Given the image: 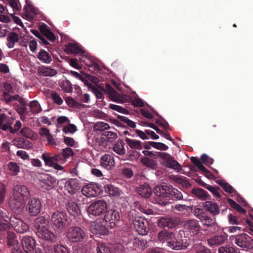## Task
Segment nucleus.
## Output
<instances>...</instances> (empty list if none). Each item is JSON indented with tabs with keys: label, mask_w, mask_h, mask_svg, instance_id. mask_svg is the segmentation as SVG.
<instances>
[{
	"label": "nucleus",
	"mask_w": 253,
	"mask_h": 253,
	"mask_svg": "<svg viewBox=\"0 0 253 253\" xmlns=\"http://www.w3.org/2000/svg\"><path fill=\"white\" fill-rule=\"evenodd\" d=\"M51 223L55 232L58 233H63L67 226L68 215L63 211H56L51 215Z\"/></svg>",
	"instance_id": "f257e3e1"
},
{
	"label": "nucleus",
	"mask_w": 253,
	"mask_h": 253,
	"mask_svg": "<svg viewBox=\"0 0 253 253\" xmlns=\"http://www.w3.org/2000/svg\"><path fill=\"white\" fill-rule=\"evenodd\" d=\"M184 232L190 238H198L202 235V228L196 219H188L183 221ZM183 233L184 231L182 232Z\"/></svg>",
	"instance_id": "f03ea898"
},
{
	"label": "nucleus",
	"mask_w": 253,
	"mask_h": 253,
	"mask_svg": "<svg viewBox=\"0 0 253 253\" xmlns=\"http://www.w3.org/2000/svg\"><path fill=\"white\" fill-rule=\"evenodd\" d=\"M13 121V118L7 117L4 114H0V129L13 134L17 132L22 126V123L20 121H16L14 127H12Z\"/></svg>",
	"instance_id": "7ed1b4c3"
},
{
	"label": "nucleus",
	"mask_w": 253,
	"mask_h": 253,
	"mask_svg": "<svg viewBox=\"0 0 253 253\" xmlns=\"http://www.w3.org/2000/svg\"><path fill=\"white\" fill-rule=\"evenodd\" d=\"M66 236L70 242L79 243L84 241L86 233L84 229L75 225L68 227Z\"/></svg>",
	"instance_id": "20e7f679"
},
{
	"label": "nucleus",
	"mask_w": 253,
	"mask_h": 253,
	"mask_svg": "<svg viewBox=\"0 0 253 253\" xmlns=\"http://www.w3.org/2000/svg\"><path fill=\"white\" fill-rule=\"evenodd\" d=\"M181 231L175 236L174 234L173 239L168 242V247L174 250H181L186 249L189 245V239L185 236H182Z\"/></svg>",
	"instance_id": "39448f33"
},
{
	"label": "nucleus",
	"mask_w": 253,
	"mask_h": 253,
	"mask_svg": "<svg viewBox=\"0 0 253 253\" xmlns=\"http://www.w3.org/2000/svg\"><path fill=\"white\" fill-rule=\"evenodd\" d=\"M107 210V204L104 200H97L90 204L87 209L89 215L100 216Z\"/></svg>",
	"instance_id": "423d86ee"
},
{
	"label": "nucleus",
	"mask_w": 253,
	"mask_h": 253,
	"mask_svg": "<svg viewBox=\"0 0 253 253\" xmlns=\"http://www.w3.org/2000/svg\"><path fill=\"white\" fill-rule=\"evenodd\" d=\"M96 87L102 92L107 94L111 100L120 103L123 102V95L118 93L110 84H106L105 86L99 84Z\"/></svg>",
	"instance_id": "0eeeda50"
},
{
	"label": "nucleus",
	"mask_w": 253,
	"mask_h": 253,
	"mask_svg": "<svg viewBox=\"0 0 253 253\" xmlns=\"http://www.w3.org/2000/svg\"><path fill=\"white\" fill-rule=\"evenodd\" d=\"M131 221L139 234L141 235L147 234L149 228L148 222L146 219L139 216H132Z\"/></svg>",
	"instance_id": "6e6552de"
},
{
	"label": "nucleus",
	"mask_w": 253,
	"mask_h": 253,
	"mask_svg": "<svg viewBox=\"0 0 253 253\" xmlns=\"http://www.w3.org/2000/svg\"><path fill=\"white\" fill-rule=\"evenodd\" d=\"M158 156L163 160V164L167 168L179 171L181 169L180 164L174 160L169 154L165 152H158Z\"/></svg>",
	"instance_id": "1a4fd4ad"
},
{
	"label": "nucleus",
	"mask_w": 253,
	"mask_h": 253,
	"mask_svg": "<svg viewBox=\"0 0 253 253\" xmlns=\"http://www.w3.org/2000/svg\"><path fill=\"white\" fill-rule=\"evenodd\" d=\"M42 203L37 198H32L29 200L26 205V210L31 216H36L41 212Z\"/></svg>",
	"instance_id": "9d476101"
},
{
	"label": "nucleus",
	"mask_w": 253,
	"mask_h": 253,
	"mask_svg": "<svg viewBox=\"0 0 253 253\" xmlns=\"http://www.w3.org/2000/svg\"><path fill=\"white\" fill-rule=\"evenodd\" d=\"M103 221L108 224L107 225L112 228L114 227L120 219L119 211L116 210L110 209L104 213Z\"/></svg>",
	"instance_id": "9b49d317"
},
{
	"label": "nucleus",
	"mask_w": 253,
	"mask_h": 253,
	"mask_svg": "<svg viewBox=\"0 0 253 253\" xmlns=\"http://www.w3.org/2000/svg\"><path fill=\"white\" fill-rule=\"evenodd\" d=\"M180 223V219L176 217H161L157 221L159 227L173 229Z\"/></svg>",
	"instance_id": "f8f14e48"
},
{
	"label": "nucleus",
	"mask_w": 253,
	"mask_h": 253,
	"mask_svg": "<svg viewBox=\"0 0 253 253\" xmlns=\"http://www.w3.org/2000/svg\"><path fill=\"white\" fill-rule=\"evenodd\" d=\"M9 221L11 225L18 233H24L29 230L28 225L16 216H10Z\"/></svg>",
	"instance_id": "ddd939ff"
},
{
	"label": "nucleus",
	"mask_w": 253,
	"mask_h": 253,
	"mask_svg": "<svg viewBox=\"0 0 253 253\" xmlns=\"http://www.w3.org/2000/svg\"><path fill=\"white\" fill-rule=\"evenodd\" d=\"M235 243L240 247L251 249L253 247V239L246 234H241L236 237Z\"/></svg>",
	"instance_id": "4468645a"
},
{
	"label": "nucleus",
	"mask_w": 253,
	"mask_h": 253,
	"mask_svg": "<svg viewBox=\"0 0 253 253\" xmlns=\"http://www.w3.org/2000/svg\"><path fill=\"white\" fill-rule=\"evenodd\" d=\"M12 194L13 196L21 199L23 201H25L30 196L28 188L21 185H15L12 189Z\"/></svg>",
	"instance_id": "2eb2a0df"
},
{
	"label": "nucleus",
	"mask_w": 253,
	"mask_h": 253,
	"mask_svg": "<svg viewBox=\"0 0 253 253\" xmlns=\"http://www.w3.org/2000/svg\"><path fill=\"white\" fill-rule=\"evenodd\" d=\"M39 180L42 187L47 190L54 187L57 184L56 179L48 174L41 175Z\"/></svg>",
	"instance_id": "dca6fc26"
},
{
	"label": "nucleus",
	"mask_w": 253,
	"mask_h": 253,
	"mask_svg": "<svg viewBox=\"0 0 253 253\" xmlns=\"http://www.w3.org/2000/svg\"><path fill=\"white\" fill-rule=\"evenodd\" d=\"M171 188L170 185H158L154 188L153 192L158 198H169Z\"/></svg>",
	"instance_id": "f3484780"
},
{
	"label": "nucleus",
	"mask_w": 253,
	"mask_h": 253,
	"mask_svg": "<svg viewBox=\"0 0 253 253\" xmlns=\"http://www.w3.org/2000/svg\"><path fill=\"white\" fill-rule=\"evenodd\" d=\"M21 243L24 251L26 253H34L36 241L30 236H24L22 237Z\"/></svg>",
	"instance_id": "a211bd4d"
},
{
	"label": "nucleus",
	"mask_w": 253,
	"mask_h": 253,
	"mask_svg": "<svg viewBox=\"0 0 253 253\" xmlns=\"http://www.w3.org/2000/svg\"><path fill=\"white\" fill-rule=\"evenodd\" d=\"M36 235L39 238L44 240V242L55 243L57 240V236L47 228L38 231Z\"/></svg>",
	"instance_id": "6ab92c4d"
},
{
	"label": "nucleus",
	"mask_w": 253,
	"mask_h": 253,
	"mask_svg": "<svg viewBox=\"0 0 253 253\" xmlns=\"http://www.w3.org/2000/svg\"><path fill=\"white\" fill-rule=\"evenodd\" d=\"M42 159L44 161L45 165L49 167H52L56 162L61 164V158L58 153L52 155L50 153L45 152L42 154Z\"/></svg>",
	"instance_id": "aec40b11"
},
{
	"label": "nucleus",
	"mask_w": 253,
	"mask_h": 253,
	"mask_svg": "<svg viewBox=\"0 0 253 253\" xmlns=\"http://www.w3.org/2000/svg\"><path fill=\"white\" fill-rule=\"evenodd\" d=\"M64 188L70 194H75L80 189L78 180L72 178L66 181L64 184Z\"/></svg>",
	"instance_id": "412c9836"
},
{
	"label": "nucleus",
	"mask_w": 253,
	"mask_h": 253,
	"mask_svg": "<svg viewBox=\"0 0 253 253\" xmlns=\"http://www.w3.org/2000/svg\"><path fill=\"white\" fill-rule=\"evenodd\" d=\"M98 188L96 185L93 183H89L83 187L82 193L86 197H93L98 194Z\"/></svg>",
	"instance_id": "4be33fe9"
},
{
	"label": "nucleus",
	"mask_w": 253,
	"mask_h": 253,
	"mask_svg": "<svg viewBox=\"0 0 253 253\" xmlns=\"http://www.w3.org/2000/svg\"><path fill=\"white\" fill-rule=\"evenodd\" d=\"M9 205L11 209L14 212H20L25 206V201L13 196V198L9 201Z\"/></svg>",
	"instance_id": "5701e85b"
},
{
	"label": "nucleus",
	"mask_w": 253,
	"mask_h": 253,
	"mask_svg": "<svg viewBox=\"0 0 253 253\" xmlns=\"http://www.w3.org/2000/svg\"><path fill=\"white\" fill-rule=\"evenodd\" d=\"M66 208L70 215L75 217L81 215V210L79 204L73 201H69L65 205Z\"/></svg>",
	"instance_id": "b1692460"
},
{
	"label": "nucleus",
	"mask_w": 253,
	"mask_h": 253,
	"mask_svg": "<svg viewBox=\"0 0 253 253\" xmlns=\"http://www.w3.org/2000/svg\"><path fill=\"white\" fill-rule=\"evenodd\" d=\"M173 233L169 232L166 229H164L158 233L157 240L159 242L162 244L166 243L168 247V242L173 239Z\"/></svg>",
	"instance_id": "393cba45"
},
{
	"label": "nucleus",
	"mask_w": 253,
	"mask_h": 253,
	"mask_svg": "<svg viewBox=\"0 0 253 253\" xmlns=\"http://www.w3.org/2000/svg\"><path fill=\"white\" fill-rule=\"evenodd\" d=\"M7 245L12 249H17L20 248L19 242L15 234L12 231L6 232Z\"/></svg>",
	"instance_id": "a878e982"
},
{
	"label": "nucleus",
	"mask_w": 253,
	"mask_h": 253,
	"mask_svg": "<svg viewBox=\"0 0 253 253\" xmlns=\"http://www.w3.org/2000/svg\"><path fill=\"white\" fill-rule=\"evenodd\" d=\"M227 239V235L225 233L215 235L208 239L207 242L210 246H218L224 243Z\"/></svg>",
	"instance_id": "bb28decb"
},
{
	"label": "nucleus",
	"mask_w": 253,
	"mask_h": 253,
	"mask_svg": "<svg viewBox=\"0 0 253 253\" xmlns=\"http://www.w3.org/2000/svg\"><path fill=\"white\" fill-rule=\"evenodd\" d=\"M48 220L44 216L37 217L34 222V230L36 233L47 228Z\"/></svg>",
	"instance_id": "cd10ccee"
},
{
	"label": "nucleus",
	"mask_w": 253,
	"mask_h": 253,
	"mask_svg": "<svg viewBox=\"0 0 253 253\" xmlns=\"http://www.w3.org/2000/svg\"><path fill=\"white\" fill-rule=\"evenodd\" d=\"M100 162L101 166L108 170L112 169L115 166L114 157L109 154L103 156L100 159Z\"/></svg>",
	"instance_id": "c85d7f7f"
},
{
	"label": "nucleus",
	"mask_w": 253,
	"mask_h": 253,
	"mask_svg": "<svg viewBox=\"0 0 253 253\" xmlns=\"http://www.w3.org/2000/svg\"><path fill=\"white\" fill-rule=\"evenodd\" d=\"M100 137L102 143L107 145V142H113L117 138L118 135L114 132L106 131L101 135Z\"/></svg>",
	"instance_id": "c756f323"
},
{
	"label": "nucleus",
	"mask_w": 253,
	"mask_h": 253,
	"mask_svg": "<svg viewBox=\"0 0 253 253\" xmlns=\"http://www.w3.org/2000/svg\"><path fill=\"white\" fill-rule=\"evenodd\" d=\"M204 209L212 214L215 215L219 213L218 206L212 201H206L204 205Z\"/></svg>",
	"instance_id": "7c9ffc66"
},
{
	"label": "nucleus",
	"mask_w": 253,
	"mask_h": 253,
	"mask_svg": "<svg viewBox=\"0 0 253 253\" xmlns=\"http://www.w3.org/2000/svg\"><path fill=\"white\" fill-rule=\"evenodd\" d=\"M14 145L19 148L30 149L32 146V143L23 138H17L13 140Z\"/></svg>",
	"instance_id": "2f4dec72"
},
{
	"label": "nucleus",
	"mask_w": 253,
	"mask_h": 253,
	"mask_svg": "<svg viewBox=\"0 0 253 253\" xmlns=\"http://www.w3.org/2000/svg\"><path fill=\"white\" fill-rule=\"evenodd\" d=\"M38 72L45 77H53L57 74V71L50 67L42 66L38 68Z\"/></svg>",
	"instance_id": "473e14b6"
},
{
	"label": "nucleus",
	"mask_w": 253,
	"mask_h": 253,
	"mask_svg": "<svg viewBox=\"0 0 253 253\" xmlns=\"http://www.w3.org/2000/svg\"><path fill=\"white\" fill-rule=\"evenodd\" d=\"M137 192L142 197L147 198L150 197L152 190L148 184H144L137 188Z\"/></svg>",
	"instance_id": "72a5a7b5"
},
{
	"label": "nucleus",
	"mask_w": 253,
	"mask_h": 253,
	"mask_svg": "<svg viewBox=\"0 0 253 253\" xmlns=\"http://www.w3.org/2000/svg\"><path fill=\"white\" fill-rule=\"evenodd\" d=\"M6 43L7 46L11 48L14 46L15 43L19 41L18 35L15 32H11L7 35Z\"/></svg>",
	"instance_id": "f704fd0d"
},
{
	"label": "nucleus",
	"mask_w": 253,
	"mask_h": 253,
	"mask_svg": "<svg viewBox=\"0 0 253 253\" xmlns=\"http://www.w3.org/2000/svg\"><path fill=\"white\" fill-rule=\"evenodd\" d=\"M60 158H61V164L65 163L66 160L74 155L73 150L69 147L63 149L60 153H58Z\"/></svg>",
	"instance_id": "c9c22d12"
},
{
	"label": "nucleus",
	"mask_w": 253,
	"mask_h": 253,
	"mask_svg": "<svg viewBox=\"0 0 253 253\" xmlns=\"http://www.w3.org/2000/svg\"><path fill=\"white\" fill-rule=\"evenodd\" d=\"M105 193L113 196H119L120 195L121 191L117 187L112 184H107L104 185Z\"/></svg>",
	"instance_id": "e433bc0d"
},
{
	"label": "nucleus",
	"mask_w": 253,
	"mask_h": 253,
	"mask_svg": "<svg viewBox=\"0 0 253 253\" xmlns=\"http://www.w3.org/2000/svg\"><path fill=\"white\" fill-rule=\"evenodd\" d=\"M126 143L122 139H119L113 147V150L118 154L123 155L126 153L125 145Z\"/></svg>",
	"instance_id": "4c0bfd02"
},
{
	"label": "nucleus",
	"mask_w": 253,
	"mask_h": 253,
	"mask_svg": "<svg viewBox=\"0 0 253 253\" xmlns=\"http://www.w3.org/2000/svg\"><path fill=\"white\" fill-rule=\"evenodd\" d=\"M29 106L30 107L29 112H30V115L32 114H38L42 110L40 103L37 100L31 101L29 104Z\"/></svg>",
	"instance_id": "58836bf2"
},
{
	"label": "nucleus",
	"mask_w": 253,
	"mask_h": 253,
	"mask_svg": "<svg viewBox=\"0 0 253 253\" xmlns=\"http://www.w3.org/2000/svg\"><path fill=\"white\" fill-rule=\"evenodd\" d=\"M56 245L54 243L43 242L42 244L43 253H56Z\"/></svg>",
	"instance_id": "ea45409f"
},
{
	"label": "nucleus",
	"mask_w": 253,
	"mask_h": 253,
	"mask_svg": "<svg viewBox=\"0 0 253 253\" xmlns=\"http://www.w3.org/2000/svg\"><path fill=\"white\" fill-rule=\"evenodd\" d=\"M125 141L131 149L141 150L143 148L142 143L139 140L126 138Z\"/></svg>",
	"instance_id": "a19ab883"
},
{
	"label": "nucleus",
	"mask_w": 253,
	"mask_h": 253,
	"mask_svg": "<svg viewBox=\"0 0 253 253\" xmlns=\"http://www.w3.org/2000/svg\"><path fill=\"white\" fill-rule=\"evenodd\" d=\"M38 58L40 61L47 64L52 60L50 54L43 49H41L39 52Z\"/></svg>",
	"instance_id": "79ce46f5"
},
{
	"label": "nucleus",
	"mask_w": 253,
	"mask_h": 253,
	"mask_svg": "<svg viewBox=\"0 0 253 253\" xmlns=\"http://www.w3.org/2000/svg\"><path fill=\"white\" fill-rule=\"evenodd\" d=\"M218 184L226 192L229 193H236L237 191L233 188V187L230 185L228 183L218 180L217 181Z\"/></svg>",
	"instance_id": "37998d69"
},
{
	"label": "nucleus",
	"mask_w": 253,
	"mask_h": 253,
	"mask_svg": "<svg viewBox=\"0 0 253 253\" xmlns=\"http://www.w3.org/2000/svg\"><path fill=\"white\" fill-rule=\"evenodd\" d=\"M67 51L71 53H80L82 52V49L76 43L69 42L66 46Z\"/></svg>",
	"instance_id": "c03bdc74"
},
{
	"label": "nucleus",
	"mask_w": 253,
	"mask_h": 253,
	"mask_svg": "<svg viewBox=\"0 0 253 253\" xmlns=\"http://www.w3.org/2000/svg\"><path fill=\"white\" fill-rule=\"evenodd\" d=\"M140 161L144 166L148 168H150L152 169H155L156 168V162L150 158L148 157H144L141 159Z\"/></svg>",
	"instance_id": "a18cd8bd"
},
{
	"label": "nucleus",
	"mask_w": 253,
	"mask_h": 253,
	"mask_svg": "<svg viewBox=\"0 0 253 253\" xmlns=\"http://www.w3.org/2000/svg\"><path fill=\"white\" fill-rule=\"evenodd\" d=\"M192 193L203 200L207 199L208 193L202 188H195L192 190Z\"/></svg>",
	"instance_id": "49530a36"
},
{
	"label": "nucleus",
	"mask_w": 253,
	"mask_h": 253,
	"mask_svg": "<svg viewBox=\"0 0 253 253\" xmlns=\"http://www.w3.org/2000/svg\"><path fill=\"white\" fill-rule=\"evenodd\" d=\"M147 242L143 239L135 238L134 239L132 243L133 246L134 248H140L141 249H144L147 247Z\"/></svg>",
	"instance_id": "de8ad7c7"
},
{
	"label": "nucleus",
	"mask_w": 253,
	"mask_h": 253,
	"mask_svg": "<svg viewBox=\"0 0 253 253\" xmlns=\"http://www.w3.org/2000/svg\"><path fill=\"white\" fill-rule=\"evenodd\" d=\"M169 198H174L176 200H181L183 199V194L177 189L172 186Z\"/></svg>",
	"instance_id": "09e8293b"
},
{
	"label": "nucleus",
	"mask_w": 253,
	"mask_h": 253,
	"mask_svg": "<svg viewBox=\"0 0 253 253\" xmlns=\"http://www.w3.org/2000/svg\"><path fill=\"white\" fill-rule=\"evenodd\" d=\"M109 128L110 126L109 124L102 122L96 123L93 127L94 131L95 132L102 131Z\"/></svg>",
	"instance_id": "8fccbe9b"
},
{
	"label": "nucleus",
	"mask_w": 253,
	"mask_h": 253,
	"mask_svg": "<svg viewBox=\"0 0 253 253\" xmlns=\"http://www.w3.org/2000/svg\"><path fill=\"white\" fill-rule=\"evenodd\" d=\"M108 224L105 223L104 225L97 224L95 225V229L96 234H98L100 235H106L108 233V230L107 227H109L108 226Z\"/></svg>",
	"instance_id": "3c124183"
},
{
	"label": "nucleus",
	"mask_w": 253,
	"mask_h": 253,
	"mask_svg": "<svg viewBox=\"0 0 253 253\" xmlns=\"http://www.w3.org/2000/svg\"><path fill=\"white\" fill-rule=\"evenodd\" d=\"M7 167L11 172L12 175H16L20 171L19 166L15 162H9L7 165Z\"/></svg>",
	"instance_id": "603ef678"
},
{
	"label": "nucleus",
	"mask_w": 253,
	"mask_h": 253,
	"mask_svg": "<svg viewBox=\"0 0 253 253\" xmlns=\"http://www.w3.org/2000/svg\"><path fill=\"white\" fill-rule=\"evenodd\" d=\"M88 86L91 89L92 92L95 94L97 99H103L104 98L103 93L98 88L90 84H89Z\"/></svg>",
	"instance_id": "864d4df0"
},
{
	"label": "nucleus",
	"mask_w": 253,
	"mask_h": 253,
	"mask_svg": "<svg viewBox=\"0 0 253 253\" xmlns=\"http://www.w3.org/2000/svg\"><path fill=\"white\" fill-rule=\"evenodd\" d=\"M9 218V217L8 218H0V229L1 231L6 230L10 228L11 224Z\"/></svg>",
	"instance_id": "5fc2aeb1"
},
{
	"label": "nucleus",
	"mask_w": 253,
	"mask_h": 253,
	"mask_svg": "<svg viewBox=\"0 0 253 253\" xmlns=\"http://www.w3.org/2000/svg\"><path fill=\"white\" fill-rule=\"evenodd\" d=\"M96 253H112L109 247L105 243H98Z\"/></svg>",
	"instance_id": "6e6d98bb"
},
{
	"label": "nucleus",
	"mask_w": 253,
	"mask_h": 253,
	"mask_svg": "<svg viewBox=\"0 0 253 253\" xmlns=\"http://www.w3.org/2000/svg\"><path fill=\"white\" fill-rule=\"evenodd\" d=\"M61 87L66 92L70 93L73 91L72 84L67 80L63 81L62 83Z\"/></svg>",
	"instance_id": "4d7b16f0"
},
{
	"label": "nucleus",
	"mask_w": 253,
	"mask_h": 253,
	"mask_svg": "<svg viewBox=\"0 0 253 253\" xmlns=\"http://www.w3.org/2000/svg\"><path fill=\"white\" fill-rule=\"evenodd\" d=\"M150 144L153 147L159 150L166 151L169 149V147L167 145L161 142L150 141Z\"/></svg>",
	"instance_id": "13d9d810"
},
{
	"label": "nucleus",
	"mask_w": 253,
	"mask_h": 253,
	"mask_svg": "<svg viewBox=\"0 0 253 253\" xmlns=\"http://www.w3.org/2000/svg\"><path fill=\"white\" fill-rule=\"evenodd\" d=\"M109 108L115 110L118 112L124 114H128L129 111L126 108H123V107H121L120 106L113 104H110L109 106Z\"/></svg>",
	"instance_id": "bf43d9fd"
},
{
	"label": "nucleus",
	"mask_w": 253,
	"mask_h": 253,
	"mask_svg": "<svg viewBox=\"0 0 253 253\" xmlns=\"http://www.w3.org/2000/svg\"><path fill=\"white\" fill-rule=\"evenodd\" d=\"M51 96L54 102L57 104V105H60L63 103V99L61 98L59 94L57 92L52 91L51 93Z\"/></svg>",
	"instance_id": "052dcab7"
},
{
	"label": "nucleus",
	"mask_w": 253,
	"mask_h": 253,
	"mask_svg": "<svg viewBox=\"0 0 253 253\" xmlns=\"http://www.w3.org/2000/svg\"><path fill=\"white\" fill-rule=\"evenodd\" d=\"M174 209L178 211H188L189 210H193V206H188L185 205L176 204Z\"/></svg>",
	"instance_id": "680f3d73"
},
{
	"label": "nucleus",
	"mask_w": 253,
	"mask_h": 253,
	"mask_svg": "<svg viewBox=\"0 0 253 253\" xmlns=\"http://www.w3.org/2000/svg\"><path fill=\"white\" fill-rule=\"evenodd\" d=\"M20 132L22 135L27 138H31L33 135V131L29 127L25 126L23 127Z\"/></svg>",
	"instance_id": "e2e57ef3"
},
{
	"label": "nucleus",
	"mask_w": 253,
	"mask_h": 253,
	"mask_svg": "<svg viewBox=\"0 0 253 253\" xmlns=\"http://www.w3.org/2000/svg\"><path fill=\"white\" fill-rule=\"evenodd\" d=\"M176 181L185 187H189L191 186L188 180H187L186 178L184 176H180L176 178Z\"/></svg>",
	"instance_id": "0e129e2a"
},
{
	"label": "nucleus",
	"mask_w": 253,
	"mask_h": 253,
	"mask_svg": "<svg viewBox=\"0 0 253 253\" xmlns=\"http://www.w3.org/2000/svg\"><path fill=\"white\" fill-rule=\"evenodd\" d=\"M140 156V154L138 152L135 150H131L128 152L127 159L129 161H133L137 160Z\"/></svg>",
	"instance_id": "69168bd1"
},
{
	"label": "nucleus",
	"mask_w": 253,
	"mask_h": 253,
	"mask_svg": "<svg viewBox=\"0 0 253 253\" xmlns=\"http://www.w3.org/2000/svg\"><path fill=\"white\" fill-rule=\"evenodd\" d=\"M56 253H70L69 249L61 244H56Z\"/></svg>",
	"instance_id": "338daca9"
},
{
	"label": "nucleus",
	"mask_w": 253,
	"mask_h": 253,
	"mask_svg": "<svg viewBox=\"0 0 253 253\" xmlns=\"http://www.w3.org/2000/svg\"><path fill=\"white\" fill-rule=\"evenodd\" d=\"M234 248L230 247H221L218 249V253H235Z\"/></svg>",
	"instance_id": "774afa93"
}]
</instances>
